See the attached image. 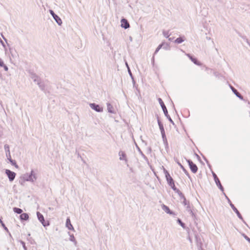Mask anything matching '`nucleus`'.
Listing matches in <instances>:
<instances>
[{
  "instance_id": "f257e3e1",
  "label": "nucleus",
  "mask_w": 250,
  "mask_h": 250,
  "mask_svg": "<svg viewBox=\"0 0 250 250\" xmlns=\"http://www.w3.org/2000/svg\"><path fill=\"white\" fill-rule=\"evenodd\" d=\"M24 180L27 182H30L34 183L37 179V173L35 172L33 169H32L30 173H26L23 175Z\"/></svg>"
},
{
  "instance_id": "f03ea898",
  "label": "nucleus",
  "mask_w": 250,
  "mask_h": 250,
  "mask_svg": "<svg viewBox=\"0 0 250 250\" xmlns=\"http://www.w3.org/2000/svg\"><path fill=\"white\" fill-rule=\"evenodd\" d=\"M158 101H159V103L163 109V111L164 112V113L165 115V116L167 118V119L168 120V121L173 125H174L175 124L174 123V122L173 121V120H172V119L171 118V117H170V116L169 115L168 113V111H167V108L164 103V102L163 101V100H162L161 98H159L158 99Z\"/></svg>"
},
{
  "instance_id": "7ed1b4c3",
  "label": "nucleus",
  "mask_w": 250,
  "mask_h": 250,
  "mask_svg": "<svg viewBox=\"0 0 250 250\" xmlns=\"http://www.w3.org/2000/svg\"><path fill=\"white\" fill-rule=\"evenodd\" d=\"M224 194L225 195V197H226L227 199L228 200V201L229 203V204L230 206L231 207V208L233 209V210L236 213L238 217L241 219L243 222L246 224L247 226H248L246 222L244 221L242 216L241 215L240 212L238 211V210L237 209V208L234 206V205L231 203L230 199L228 197V196L226 195L225 193H224Z\"/></svg>"
},
{
  "instance_id": "20e7f679",
  "label": "nucleus",
  "mask_w": 250,
  "mask_h": 250,
  "mask_svg": "<svg viewBox=\"0 0 250 250\" xmlns=\"http://www.w3.org/2000/svg\"><path fill=\"white\" fill-rule=\"evenodd\" d=\"M37 216L39 221L42 223V226L44 227L48 226L49 225V222L48 221H45L43 215L40 212L37 211Z\"/></svg>"
},
{
  "instance_id": "39448f33",
  "label": "nucleus",
  "mask_w": 250,
  "mask_h": 250,
  "mask_svg": "<svg viewBox=\"0 0 250 250\" xmlns=\"http://www.w3.org/2000/svg\"><path fill=\"white\" fill-rule=\"evenodd\" d=\"M5 173L7 176L10 182H12L14 181L16 176V173L15 172L8 169H6L5 170Z\"/></svg>"
},
{
  "instance_id": "423d86ee",
  "label": "nucleus",
  "mask_w": 250,
  "mask_h": 250,
  "mask_svg": "<svg viewBox=\"0 0 250 250\" xmlns=\"http://www.w3.org/2000/svg\"><path fill=\"white\" fill-rule=\"evenodd\" d=\"M187 162H188L189 167L191 170V171L193 173H195L197 172L198 167L196 164L193 163V162L189 159H187Z\"/></svg>"
},
{
  "instance_id": "0eeeda50",
  "label": "nucleus",
  "mask_w": 250,
  "mask_h": 250,
  "mask_svg": "<svg viewBox=\"0 0 250 250\" xmlns=\"http://www.w3.org/2000/svg\"><path fill=\"white\" fill-rule=\"evenodd\" d=\"M89 106L94 110L97 112H102L103 111V107L99 104L95 103L89 104Z\"/></svg>"
},
{
  "instance_id": "6e6552de",
  "label": "nucleus",
  "mask_w": 250,
  "mask_h": 250,
  "mask_svg": "<svg viewBox=\"0 0 250 250\" xmlns=\"http://www.w3.org/2000/svg\"><path fill=\"white\" fill-rule=\"evenodd\" d=\"M49 13L52 15L54 20L58 23V24L59 25H61L62 24V21L61 19L54 13L53 10H49Z\"/></svg>"
},
{
  "instance_id": "1a4fd4ad",
  "label": "nucleus",
  "mask_w": 250,
  "mask_h": 250,
  "mask_svg": "<svg viewBox=\"0 0 250 250\" xmlns=\"http://www.w3.org/2000/svg\"><path fill=\"white\" fill-rule=\"evenodd\" d=\"M213 178H214V180L215 181V182L216 184V185L217 186V187H218V188L223 192V193H224V188L222 186V185H221V183L219 179V178H218L217 176L216 175V174L214 173L213 172Z\"/></svg>"
},
{
  "instance_id": "9d476101",
  "label": "nucleus",
  "mask_w": 250,
  "mask_h": 250,
  "mask_svg": "<svg viewBox=\"0 0 250 250\" xmlns=\"http://www.w3.org/2000/svg\"><path fill=\"white\" fill-rule=\"evenodd\" d=\"M157 122L160 128V130L161 131L162 137L166 136L165 133V129L163 126V125L160 120L159 119V118L158 116H157Z\"/></svg>"
},
{
  "instance_id": "9b49d317",
  "label": "nucleus",
  "mask_w": 250,
  "mask_h": 250,
  "mask_svg": "<svg viewBox=\"0 0 250 250\" xmlns=\"http://www.w3.org/2000/svg\"><path fill=\"white\" fill-rule=\"evenodd\" d=\"M167 181V182L168 185L171 187V188L174 190L176 188H177L174 184V181L171 176H169L168 178H166Z\"/></svg>"
},
{
  "instance_id": "f8f14e48",
  "label": "nucleus",
  "mask_w": 250,
  "mask_h": 250,
  "mask_svg": "<svg viewBox=\"0 0 250 250\" xmlns=\"http://www.w3.org/2000/svg\"><path fill=\"white\" fill-rule=\"evenodd\" d=\"M195 238L196 241V244L197 247H201V246H203V240L201 237L198 235L197 233L195 234Z\"/></svg>"
},
{
  "instance_id": "ddd939ff",
  "label": "nucleus",
  "mask_w": 250,
  "mask_h": 250,
  "mask_svg": "<svg viewBox=\"0 0 250 250\" xmlns=\"http://www.w3.org/2000/svg\"><path fill=\"white\" fill-rule=\"evenodd\" d=\"M229 87L231 89L232 91L233 92V93L235 95L236 97H237L240 100H243V96L237 91V89H236L233 86H232L230 84H229Z\"/></svg>"
},
{
  "instance_id": "4468645a",
  "label": "nucleus",
  "mask_w": 250,
  "mask_h": 250,
  "mask_svg": "<svg viewBox=\"0 0 250 250\" xmlns=\"http://www.w3.org/2000/svg\"><path fill=\"white\" fill-rule=\"evenodd\" d=\"M121 27L124 29H127L129 27L130 25L128 21L125 19H122L121 21Z\"/></svg>"
},
{
  "instance_id": "2eb2a0df",
  "label": "nucleus",
  "mask_w": 250,
  "mask_h": 250,
  "mask_svg": "<svg viewBox=\"0 0 250 250\" xmlns=\"http://www.w3.org/2000/svg\"><path fill=\"white\" fill-rule=\"evenodd\" d=\"M29 73L30 74V78L33 80V81L35 83L38 81L41 78L38 76L36 73L30 70L29 71Z\"/></svg>"
},
{
  "instance_id": "dca6fc26",
  "label": "nucleus",
  "mask_w": 250,
  "mask_h": 250,
  "mask_svg": "<svg viewBox=\"0 0 250 250\" xmlns=\"http://www.w3.org/2000/svg\"><path fill=\"white\" fill-rule=\"evenodd\" d=\"M162 208L163 209V210L164 211H165L167 213V214H169L170 215H175V213L171 211L168 207H167V206L163 204L162 206Z\"/></svg>"
},
{
  "instance_id": "f3484780",
  "label": "nucleus",
  "mask_w": 250,
  "mask_h": 250,
  "mask_svg": "<svg viewBox=\"0 0 250 250\" xmlns=\"http://www.w3.org/2000/svg\"><path fill=\"white\" fill-rule=\"evenodd\" d=\"M187 56L188 57V58H189V59L195 64H196L197 65H199V66H200L201 65V63L198 61V60H197V59H196V58L194 57L193 56H192V55H190L189 54H188L187 55Z\"/></svg>"
},
{
  "instance_id": "a211bd4d",
  "label": "nucleus",
  "mask_w": 250,
  "mask_h": 250,
  "mask_svg": "<svg viewBox=\"0 0 250 250\" xmlns=\"http://www.w3.org/2000/svg\"><path fill=\"white\" fill-rule=\"evenodd\" d=\"M39 88L42 91H44L45 90V85L44 83L42 81V79L40 78L38 81L36 82Z\"/></svg>"
},
{
  "instance_id": "6ab92c4d",
  "label": "nucleus",
  "mask_w": 250,
  "mask_h": 250,
  "mask_svg": "<svg viewBox=\"0 0 250 250\" xmlns=\"http://www.w3.org/2000/svg\"><path fill=\"white\" fill-rule=\"evenodd\" d=\"M119 155L120 156L119 159L120 160H124L126 164L127 163V159L125 152L123 151H120L119 152Z\"/></svg>"
},
{
  "instance_id": "aec40b11",
  "label": "nucleus",
  "mask_w": 250,
  "mask_h": 250,
  "mask_svg": "<svg viewBox=\"0 0 250 250\" xmlns=\"http://www.w3.org/2000/svg\"><path fill=\"white\" fill-rule=\"evenodd\" d=\"M106 104L108 112L110 113L115 114L116 111L114 110L113 105L109 103H107Z\"/></svg>"
},
{
  "instance_id": "412c9836",
  "label": "nucleus",
  "mask_w": 250,
  "mask_h": 250,
  "mask_svg": "<svg viewBox=\"0 0 250 250\" xmlns=\"http://www.w3.org/2000/svg\"><path fill=\"white\" fill-rule=\"evenodd\" d=\"M66 227L69 230H74V229L71 223L69 218H67L66 220Z\"/></svg>"
},
{
  "instance_id": "4be33fe9",
  "label": "nucleus",
  "mask_w": 250,
  "mask_h": 250,
  "mask_svg": "<svg viewBox=\"0 0 250 250\" xmlns=\"http://www.w3.org/2000/svg\"><path fill=\"white\" fill-rule=\"evenodd\" d=\"M20 218L21 221H27L29 219V215L27 213H23L20 214Z\"/></svg>"
},
{
  "instance_id": "5701e85b",
  "label": "nucleus",
  "mask_w": 250,
  "mask_h": 250,
  "mask_svg": "<svg viewBox=\"0 0 250 250\" xmlns=\"http://www.w3.org/2000/svg\"><path fill=\"white\" fill-rule=\"evenodd\" d=\"M68 234L70 236L69 240L74 243L75 246L77 245V242L75 239V238L73 234H71L69 232H68Z\"/></svg>"
},
{
  "instance_id": "b1692460",
  "label": "nucleus",
  "mask_w": 250,
  "mask_h": 250,
  "mask_svg": "<svg viewBox=\"0 0 250 250\" xmlns=\"http://www.w3.org/2000/svg\"><path fill=\"white\" fill-rule=\"evenodd\" d=\"M185 41V37H180L177 38L174 41V42L176 43L180 44L183 42Z\"/></svg>"
},
{
  "instance_id": "393cba45",
  "label": "nucleus",
  "mask_w": 250,
  "mask_h": 250,
  "mask_svg": "<svg viewBox=\"0 0 250 250\" xmlns=\"http://www.w3.org/2000/svg\"><path fill=\"white\" fill-rule=\"evenodd\" d=\"M164 144L165 145V148L167 150L168 149V144L167 139L166 136L162 137Z\"/></svg>"
},
{
  "instance_id": "a878e982",
  "label": "nucleus",
  "mask_w": 250,
  "mask_h": 250,
  "mask_svg": "<svg viewBox=\"0 0 250 250\" xmlns=\"http://www.w3.org/2000/svg\"><path fill=\"white\" fill-rule=\"evenodd\" d=\"M136 146L137 147V149L138 150V151L139 152L140 154L141 155V156L143 157V158L147 162H148V158L146 156V155L143 153V152L141 151V149L139 148V147L136 145Z\"/></svg>"
},
{
  "instance_id": "bb28decb",
  "label": "nucleus",
  "mask_w": 250,
  "mask_h": 250,
  "mask_svg": "<svg viewBox=\"0 0 250 250\" xmlns=\"http://www.w3.org/2000/svg\"><path fill=\"white\" fill-rule=\"evenodd\" d=\"M30 233H28V235H27V241H28L32 245H35L36 244V242L35 241V240L32 238L30 237Z\"/></svg>"
},
{
  "instance_id": "cd10ccee",
  "label": "nucleus",
  "mask_w": 250,
  "mask_h": 250,
  "mask_svg": "<svg viewBox=\"0 0 250 250\" xmlns=\"http://www.w3.org/2000/svg\"><path fill=\"white\" fill-rule=\"evenodd\" d=\"M177 163L180 166V168L182 169L185 174L186 175H188V171L186 170L184 167L178 161L177 162Z\"/></svg>"
},
{
  "instance_id": "c85d7f7f",
  "label": "nucleus",
  "mask_w": 250,
  "mask_h": 250,
  "mask_svg": "<svg viewBox=\"0 0 250 250\" xmlns=\"http://www.w3.org/2000/svg\"><path fill=\"white\" fill-rule=\"evenodd\" d=\"M4 148L5 151L6 152V156H7V153H8L9 156H10V148H9V145L5 144L4 146Z\"/></svg>"
},
{
  "instance_id": "c756f323",
  "label": "nucleus",
  "mask_w": 250,
  "mask_h": 250,
  "mask_svg": "<svg viewBox=\"0 0 250 250\" xmlns=\"http://www.w3.org/2000/svg\"><path fill=\"white\" fill-rule=\"evenodd\" d=\"M8 160L9 161V162L13 166H14L16 168L18 167V166L17 165L16 161L12 159L11 158V156H9V158H8Z\"/></svg>"
},
{
  "instance_id": "7c9ffc66",
  "label": "nucleus",
  "mask_w": 250,
  "mask_h": 250,
  "mask_svg": "<svg viewBox=\"0 0 250 250\" xmlns=\"http://www.w3.org/2000/svg\"><path fill=\"white\" fill-rule=\"evenodd\" d=\"M13 211L19 214H21L22 212V210L21 208L15 207L13 208Z\"/></svg>"
},
{
  "instance_id": "2f4dec72",
  "label": "nucleus",
  "mask_w": 250,
  "mask_h": 250,
  "mask_svg": "<svg viewBox=\"0 0 250 250\" xmlns=\"http://www.w3.org/2000/svg\"><path fill=\"white\" fill-rule=\"evenodd\" d=\"M9 51H10V54H11V56H12L13 58H14L16 57V56H17V53H16V51H15V50H14L13 49H12V48H9Z\"/></svg>"
},
{
  "instance_id": "473e14b6",
  "label": "nucleus",
  "mask_w": 250,
  "mask_h": 250,
  "mask_svg": "<svg viewBox=\"0 0 250 250\" xmlns=\"http://www.w3.org/2000/svg\"><path fill=\"white\" fill-rule=\"evenodd\" d=\"M177 223H178V224H179L183 229H186V225L184 223H183L182 222V221L181 220V219L178 218L177 220Z\"/></svg>"
},
{
  "instance_id": "72a5a7b5",
  "label": "nucleus",
  "mask_w": 250,
  "mask_h": 250,
  "mask_svg": "<svg viewBox=\"0 0 250 250\" xmlns=\"http://www.w3.org/2000/svg\"><path fill=\"white\" fill-rule=\"evenodd\" d=\"M0 67H3L5 71H8V67L4 64L2 61H0Z\"/></svg>"
},
{
  "instance_id": "f704fd0d",
  "label": "nucleus",
  "mask_w": 250,
  "mask_h": 250,
  "mask_svg": "<svg viewBox=\"0 0 250 250\" xmlns=\"http://www.w3.org/2000/svg\"><path fill=\"white\" fill-rule=\"evenodd\" d=\"M239 35L240 37H241L243 40H244L249 45H250V42L248 40V39L247 38L246 36H242L240 33H239Z\"/></svg>"
},
{
  "instance_id": "c9c22d12",
  "label": "nucleus",
  "mask_w": 250,
  "mask_h": 250,
  "mask_svg": "<svg viewBox=\"0 0 250 250\" xmlns=\"http://www.w3.org/2000/svg\"><path fill=\"white\" fill-rule=\"evenodd\" d=\"M0 223L1 224V226L3 227L4 229L6 231L9 232V231H8V229L6 227V226L5 225L4 223L2 222V221L1 220V219H0Z\"/></svg>"
},
{
  "instance_id": "e433bc0d",
  "label": "nucleus",
  "mask_w": 250,
  "mask_h": 250,
  "mask_svg": "<svg viewBox=\"0 0 250 250\" xmlns=\"http://www.w3.org/2000/svg\"><path fill=\"white\" fill-rule=\"evenodd\" d=\"M26 181V180H24L23 176H21L20 177V180H19V183L22 185L24 186V182Z\"/></svg>"
},
{
  "instance_id": "4c0bfd02",
  "label": "nucleus",
  "mask_w": 250,
  "mask_h": 250,
  "mask_svg": "<svg viewBox=\"0 0 250 250\" xmlns=\"http://www.w3.org/2000/svg\"><path fill=\"white\" fill-rule=\"evenodd\" d=\"M175 193H177L179 196H182L183 193L177 188L173 190Z\"/></svg>"
},
{
  "instance_id": "58836bf2",
  "label": "nucleus",
  "mask_w": 250,
  "mask_h": 250,
  "mask_svg": "<svg viewBox=\"0 0 250 250\" xmlns=\"http://www.w3.org/2000/svg\"><path fill=\"white\" fill-rule=\"evenodd\" d=\"M164 172L165 174L166 178H167L168 177L170 176V175L169 174L168 171L167 170H166L165 168H164Z\"/></svg>"
},
{
  "instance_id": "ea45409f",
  "label": "nucleus",
  "mask_w": 250,
  "mask_h": 250,
  "mask_svg": "<svg viewBox=\"0 0 250 250\" xmlns=\"http://www.w3.org/2000/svg\"><path fill=\"white\" fill-rule=\"evenodd\" d=\"M76 154L77 155V157L78 158H80L81 160L84 163H85V161L83 159V158L81 157L80 154L79 153V152L76 150Z\"/></svg>"
},
{
  "instance_id": "a19ab883",
  "label": "nucleus",
  "mask_w": 250,
  "mask_h": 250,
  "mask_svg": "<svg viewBox=\"0 0 250 250\" xmlns=\"http://www.w3.org/2000/svg\"><path fill=\"white\" fill-rule=\"evenodd\" d=\"M20 242V243L22 245V247L24 249V250H27V247H26L25 246V243L24 242H23V241L22 240H20L19 241Z\"/></svg>"
},
{
  "instance_id": "79ce46f5",
  "label": "nucleus",
  "mask_w": 250,
  "mask_h": 250,
  "mask_svg": "<svg viewBox=\"0 0 250 250\" xmlns=\"http://www.w3.org/2000/svg\"><path fill=\"white\" fill-rule=\"evenodd\" d=\"M188 211L189 212L190 214L192 216V217L194 218V219H195V217H196L195 214L193 212V211L191 209H189V210H188Z\"/></svg>"
},
{
  "instance_id": "37998d69",
  "label": "nucleus",
  "mask_w": 250,
  "mask_h": 250,
  "mask_svg": "<svg viewBox=\"0 0 250 250\" xmlns=\"http://www.w3.org/2000/svg\"><path fill=\"white\" fill-rule=\"evenodd\" d=\"M242 236L244 237V238L248 241L250 243V238L246 235L245 234L243 233Z\"/></svg>"
},
{
  "instance_id": "c03bdc74",
  "label": "nucleus",
  "mask_w": 250,
  "mask_h": 250,
  "mask_svg": "<svg viewBox=\"0 0 250 250\" xmlns=\"http://www.w3.org/2000/svg\"><path fill=\"white\" fill-rule=\"evenodd\" d=\"M163 33L164 36L167 38H168L169 36H170V35L168 34V31H163Z\"/></svg>"
},
{
  "instance_id": "a18cd8bd",
  "label": "nucleus",
  "mask_w": 250,
  "mask_h": 250,
  "mask_svg": "<svg viewBox=\"0 0 250 250\" xmlns=\"http://www.w3.org/2000/svg\"><path fill=\"white\" fill-rule=\"evenodd\" d=\"M127 71H128V74H129L130 77H131V79L133 80V76L132 73L130 70V68H128V69H127Z\"/></svg>"
},
{
  "instance_id": "49530a36",
  "label": "nucleus",
  "mask_w": 250,
  "mask_h": 250,
  "mask_svg": "<svg viewBox=\"0 0 250 250\" xmlns=\"http://www.w3.org/2000/svg\"><path fill=\"white\" fill-rule=\"evenodd\" d=\"M188 203H189L188 201L187 200H186V199H184V200H183V204L184 206H187V205H188Z\"/></svg>"
},
{
  "instance_id": "de8ad7c7",
  "label": "nucleus",
  "mask_w": 250,
  "mask_h": 250,
  "mask_svg": "<svg viewBox=\"0 0 250 250\" xmlns=\"http://www.w3.org/2000/svg\"><path fill=\"white\" fill-rule=\"evenodd\" d=\"M165 45V43L164 42H162V43H161L160 44H159L158 45V46L157 47V48H158L159 49H160L161 48H162V47Z\"/></svg>"
},
{
  "instance_id": "09e8293b",
  "label": "nucleus",
  "mask_w": 250,
  "mask_h": 250,
  "mask_svg": "<svg viewBox=\"0 0 250 250\" xmlns=\"http://www.w3.org/2000/svg\"><path fill=\"white\" fill-rule=\"evenodd\" d=\"M203 157L204 159L205 160V161L206 162V163L208 164V167H210V165L208 164V160L207 159V158H206L205 157H204V156H203Z\"/></svg>"
},
{
  "instance_id": "8fccbe9b",
  "label": "nucleus",
  "mask_w": 250,
  "mask_h": 250,
  "mask_svg": "<svg viewBox=\"0 0 250 250\" xmlns=\"http://www.w3.org/2000/svg\"><path fill=\"white\" fill-rule=\"evenodd\" d=\"M0 42L1 43L2 46L5 48L6 46H5V44H4V43L3 42L2 40H0Z\"/></svg>"
},
{
  "instance_id": "3c124183",
  "label": "nucleus",
  "mask_w": 250,
  "mask_h": 250,
  "mask_svg": "<svg viewBox=\"0 0 250 250\" xmlns=\"http://www.w3.org/2000/svg\"><path fill=\"white\" fill-rule=\"evenodd\" d=\"M159 50H160V49H159L158 48H157H157L156 49V50H155V52H154V54H153V55H154V56L155 55H156V54L158 52V51H159Z\"/></svg>"
},
{
  "instance_id": "603ef678",
  "label": "nucleus",
  "mask_w": 250,
  "mask_h": 250,
  "mask_svg": "<svg viewBox=\"0 0 250 250\" xmlns=\"http://www.w3.org/2000/svg\"><path fill=\"white\" fill-rule=\"evenodd\" d=\"M1 37L3 38V39L5 41V42L6 43H7V39L4 37V36L2 34H1ZM7 45L9 46V44L8 43H7Z\"/></svg>"
},
{
  "instance_id": "864d4df0",
  "label": "nucleus",
  "mask_w": 250,
  "mask_h": 250,
  "mask_svg": "<svg viewBox=\"0 0 250 250\" xmlns=\"http://www.w3.org/2000/svg\"><path fill=\"white\" fill-rule=\"evenodd\" d=\"M151 63L153 65L154 64V56L153 55L152 58H151Z\"/></svg>"
},
{
  "instance_id": "5fc2aeb1",
  "label": "nucleus",
  "mask_w": 250,
  "mask_h": 250,
  "mask_svg": "<svg viewBox=\"0 0 250 250\" xmlns=\"http://www.w3.org/2000/svg\"><path fill=\"white\" fill-rule=\"evenodd\" d=\"M179 197L181 200H184V199H186V197L183 194H182V196Z\"/></svg>"
},
{
  "instance_id": "6e6d98bb",
  "label": "nucleus",
  "mask_w": 250,
  "mask_h": 250,
  "mask_svg": "<svg viewBox=\"0 0 250 250\" xmlns=\"http://www.w3.org/2000/svg\"><path fill=\"white\" fill-rule=\"evenodd\" d=\"M179 197L181 200H184V199H186V197L183 194H182V196Z\"/></svg>"
},
{
  "instance_id": "4d7b16f0",
  "label": "nucleus",
  "mask_w": 250,
  "mask_h": 250,
  "mask_svg": "<svg viewBox=\"0 0 250 250\" xmlns=\"http://www.w3.org/2000/svg\"><path fill=\"white\" fill-rule=\"evenodd\" d=\"M198 250H203V246H201V247H197Z\"/></svg>"
},
{
  "instance_id": "13d9d810",
  "label": "nucleus",
  "mask_w": 250,
  "mask_h": 250,
  "mask_svg": "<svg viewBox=\"0 0 250 250\" xmlns=\"http://www.w3.org/2000/svg\"><path fill=\"white\" fill-rule=\"evenodd\" d=\"M189 209H191L189 205V203H188V205H187V210L188 211Z\"/></svg>"
},
{
  "instance_id": "bf43d9fd",
  "label": "nucleus",
  "mask_w": 250,
  "mask_h": 250,
  "mask_svg": "<svg viewBox=\"0 0 250 250\" xmlns=\"http://www.w3.org/2000/svg\"><path fill=\"white\" fill-rule=\"evenodd\" d=\"M165 46L163 47V48L165 49H167L168 47V44H165Z\"/></svg>"
},
{
  "instance_id": "052dcab7",
  "label": "nucleus",
  "mask_w": 250,
  "mask_h": 250,
  "mask_svg": "<svg viewBox=\"0 0 250 250\" xmlns=\"http://www.w3.org/2000/svg\"><path fill=\"white\" fill-rule=\"evenodd\" d=\"M195 156H196V157H197L199 160V159H200V156H199L197 154L195 153Z\"/></svg>"
},
{
  "instance_id": "680f3d73",
  "label": "nucleus",
  "mask_w": 250,
  "mask_h": 250,
  "mask_svg": "<svg viewBox=\"0 0 250 250\" xmlns=\"http://www.w3.org/2000/svg\"><path fill=\"white\" fill-rule=\"evenodd\" d=\"M125 65H126L127 69H128V68H129V65H128V64L127 62H125Z\"/></svg>"
},
{
  "instance_id": "e2e57ef3",
  "label": "nucleus",
  "mask_w": 250,
  "mask_h": 250,
  "mask_svg": "<svg viewBox=\"0 0 250 250\" xmlns=\"http://www.w3.org/2000/svg\"><path fill=\"white\" fill-rule=\"evenodd\" d=\"M186 175L188 177V178L189 179H190L191 180V177H190V175H189L188 172V175Z\"/></svg>"
},
{
  "instance_id": "0e129e2a",
  "label": "nucleus",
  "mask_w": 250,
  "mask_h": 250,
  "mask_svg": "<svg viewBox=\"0 0 250 250\" xmlns=\"http://www.w3.org/2000/svg\"><path fill=\"white\" fill-rule=\"evenodd\" d=\"M206 39L208 40H210L211 39L210 37H206Z\"/></svg>"
},
{
  "instance_id": "69168bd1",
  "label": "nucleus",
  "mask_w": 250,
  "mask_h": 250,
  "mask_svg": "<svg viewBox=\"0 0 250 250\" xmlns=\"http://www.w3.org/2000/svg\"><path fill=\"white\" fill-rule=\"evenodd\" d=\"M132 80V82L134 83L135 82V80H134V78H133V80Z\"/></svg>"
},
{
  "instance_id": "338daca9",
  "label": "nucleus",
  "mask_w": 250,
  "mask_h": 250,
  "mask_svg": "<svg viewBox=\"0 0 250 250\" xmlns=\"http://www.w3.org/2000/svg\"><path fill=\"white\" fill-rule=\"evenodd\" d=\"M189 240L190 241V243H192V240L190 237L189 238Z\"/></svg>"
},
{
  "instance_id": "774afa93",
  "label": "nucleus",
  "mask_w": 250,
  "mask_h": 250,
  "mask_svg": "<svg viewBox=\"0 0 250 250\" xmlns=\"http://www.w3.org/2000/svg\"><path fill=\"white\" fill-rule=\"evenodd\" d=\"M6 157H7V158H9V154H8V153H7V156H6Z\"/></svg>"
}]
</instances>
